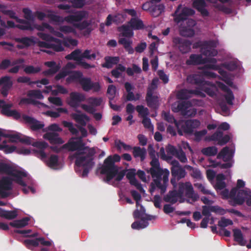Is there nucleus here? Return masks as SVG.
<instances>
[{
    "instance_id": "obj_28",
    "label": "nucleus",
    "mask_w": 251,
    "mask_h": 251,
    "mask_svg": "<svg viewBox=\"0 0 251 251\" xmlns=\"http://www.w3.org/2000/svg\"><path fill=\"white\" fill-rule=\"evenodd\" d=\"M71 116L77 123L82 126H85L86 125V121H89L90 120V118L84 113H72Z\"/></svg>"
},
{
    "instance_id": "obj_12",
    "label": "nucleus",
    "mask_w": 251,
    "mask_h": 251,
    "mask_svg": "<svg viewBox=\"0 0 251 251\" xmlns=\"http://www.w3.org/2000/svg\"><path fill=\"white\" fill-rule=\"evenodd\" d=\"M13 180L8 176H3L0 179V196L4 199L7 198L11 194L12 190Z\"/></svg>"
},
{
    "instance_id": "obj_49",
    "label": "nucleus",
    "mask_w": 251,
    "mask_h": 251,
    "mask_svg": "<svg viewBox=\"0 0 251 251\" xmlns=\"http://www.w3.org/2000/svg\"><path fill=\"white\" fill-rule=\"evenodd\" d=\"M248 195L247 191L240 190L235 197V201L238 205H242L245 201V197Z\"/></svg>"
},
{
    "instance_id": "obj_24",
    "label": "nucleus",
    "mask_w": 251,
    "mask_h": 251,
    "mask_svg": "<svg viewBox=\"0 0 251 251\" xmlns=\"http://www.w3.org/2000/svg\"><path fill=\"white\" fill-rule=\"evenodd\" d=\"M180 197H181V196L178 189V191L175 190L170 191L164 197L163 200L165 201L173 204L177 201L178 198Z\"/></svg>"
},
{
    "instance_id": "obj_10",
    "label": "nucleus",
    "mask_w": 251,
    "mask_h": 251,
    "mask_svg": "<svg viewBox=\"0 0 251 251\" xmlns=\"http://www.w3.org/2000/svg\"><path fill=\"white\" fill-rule=\"evenodd\" d=\"M37 35L42 40L48 42H51L50 45V48L56 52L64 50V48L62 45L61 40L52 37L49 34L43 32H38Z\"/></svg>"
},
{
    "instance_id": "obj_46",
    "label": "nucleus",
    "mask_w": 251,
    "mask_h": 251,
    "mask_svg": "<svg viewBox=\"0 0 251 251\" xmlns=\"http://www.w3.org/2000/svg\"><path fill=\"white\" fill-rule=\"evenodd\" d=\"M92 81L89 77H83L80 80L79 83L81 85L82 89L85 92H88L91 90V85Z\"/></svg>"
},
{
    "instance_id": "obj_52",
    "label": "nucleus",
    "mask_w": 251,
    "mask_h": 251,
    "mask_svg": "<svg viewBox=\"0 0 251 251\" xmlns=\"http://www.w3.org/2000/svg\"><path fill=\"white\" fill-rule=\"evenodd\" d=\"M27 96L30 98H34L42 100L44 98L41 91L40 90H30L27 92Z\"/></svg>"
},
{
    "instance_id": "obj_42",
    "label": "nucleus",
    "mask_w": 251,
    "mask_h": 251,
    "mask_svg": "<svg viewBox=\"0 0 251 251\" xmlns=\"http://www.w3.org/2000/svg\"><path fill=\"white\" fill-rule=\"evenodd\" d=\"M67 60H74L79 62L82 60L81 51L79 49H76L73 51L70 54L67 55L65 56Z\"/></svg>"
},
{
    "instance_id": "obj_44",
    "label": "nucleus",
    "mask_w": 251,
    "mask_h": 251,
    "mask_svg": "<svg viewBox=\"0 0 251 251\" xmlns=\"http://www.w3.org/2000/svg\"><path fill=\"white\" fill-rule=\"evenodd\" d=\"M188 81L194 84H197L199 85H202L204 84V80L200 76L197 75H189L187 77Z\"/></svg>"
},
{
    "instance_id": "obj_19",
    "label": "nucleus",
    "mask_w": 251,
    "mask_h": 251,
    "mask_svg": "<svg viewBox=\"0 0 251 251\" xmlns=\"http://www.w3.org/2000/svg\"><path fill=\"white\" fill-rule=\"evenodd\" d=\"M10 176H12L14 178H12L13 181H15L19 185L23 187L26 186V183L23 180V177H26L27 174L25 172L15 170L13 169Z\"/></svg>"
},
{
    "instance_id": "obj_53",
    "label": "nucleus",
    "mask_w": 251,
    "mask_h": 251,
    "mask_svg": "<svg viewBox=\"0 0 251 251\" xmlns=\"http://www.w3.org/2000/svg\"><path fill=\"white\" fill-rule=\"evenodd\" d=\"M41 71V68L39 67H34L32 65L26 66L24 71L26 74H35L39 73Z\"/></svg>"
},
{
    "instance_id": "obj_34",
    "label": "nucleus",
    "mask_w": 251,
    "mask_h": 251,
    "mask_svg": "<svg viewBox=\"0 0 251 251\" xmlns=\"http://www.w3.org/2000/svg\"><path fill=\"white\" fill-rule=\"evenodd\" d=\"M81 107L86 112L93 115L94 118L96 121H100L102 118V114L100 113H95L96 109L92 106L85 104L81 105Z\"/></svg>"
},
{
    "instance_id": "obj_64",
    "label": "nucleus",
    "mask_w": 251,
    "mask_h": 251,
    "mask_svg": "<svg viewBox=\"0 0 251 251\" xmlns=\"http://www.w3.org/2000/svg\"><path fill=\"white\" fill-rule=\"evenodd\" d=\"M60 66H56L52 68H50L47 70L44 71L42 74L46 76H52L59 71Z\"/></svg>"
},
{
    "instance_id": "obj_17",
    "label": "nucleus",
    "mask_w": 251,
    "mask_h": 251,
    "mask_svg": "<svg viewBox=\"0 0 251 251\" xmlns=\"http://www.w3.org/2000/svg\"><path fill=\"white\" fill-rule=\"evenodd\" d=\"M210 212H214L223 215L226 213V211L225 209L218 205H203L202 206V214L203 216L210 218L211 216Z\"/></svg>"
},
{
    "instance_id": "obj_15",
    "label": "nucleus",
    "mask_w": 251,
    "mask_h": 251,
    "mask_svg": "<svg viewBox=\"0 0 251 251\" xmlns=\"http://www.w3.org/2000/svg\"><path fill=\"white\" fill-rule=\"evenodd\" d=\"M173 42L183 54L188 52L191 50L192 43L188 40L182 39L179 37H176L173 38Z\"/></svg>"
},
{
    "instance_id": "obj_50",
    "label": "nucleus",
    "mask_w": 251,
    "mask_h": 251,
    "mask_svg": "<svg viewBox=\"0 0 251 251\" xmlns=\"http://www.w3.org/2000/svg\"><path fill=\"white\" fill-rule=\"evenodd\" d=\"M13 168L10 165L0 162V174H4L9 175L11 174Z\"/></svg>"
},
{
    "instance_id": "obj_6",
    "label": "nucleus",
    "mask_w": 251,
    "mask_h": 251,
    "mask_svg": "<svg viewBox=\"0 0 251 251\" xmlns=\"http://www.w3.org/2000/svg\"><path fill=\"white\" fill-rule=\"evenodd\" d=\"M201 123L198 120H179L176 123V127L178 134L183 135V133L190 134L193 132L194 129L198 127Z\"/></svg>"
},
{
    "instance_id": "obj_32",
    "label": "nucleus",
    "mask_w": 251,
    "mask_h": 251,
    "mask_svg": "<svg viewBox=\"0 0 251 251\" xmlns=\"http://www.w3.org/2000/svg\"><path fill=\"white\" fill-rule=\"evenodd\" d=\"M132 149V154L134 158H139L141 161H143L145 159L147 153L145 148H141L140 147H134Z\"/></svg>"
},
{
    "instance_id": "obj_54",
    "label": "nucleus",
    "mask_w": 251,
    "mask_h": 251,
    "mask_svg": "<svg viewBox=\"0 0 251 251\" xmlns=\"http://www.w3.org/2000/svg\"><path fill=\"white\" fill-rule=\"evenodd\" d=\"M48 164L49 167L54 168L57 167L59 165L58 157L57 155L52 154L50 157Z\"/></svg>"
},
{
    "instance_id": "obj_29",
    "label": "nucleus",
    "mask_w": 251,
    "mask_h": 251,
    "mask_svg": "<svg viewBox=\"0 0 251 251\" xmlns=\"http://www.w3.org/2000/svg\"><path fill=\"white\" fill-rule=\"evenodd\" d=\"M70 74L66 79L67 84H70L72 82H77L79 83L80 80L83 77V74L78 71L70 72Z\"/></svg>"
},
{
    "instance_id": "obj_45",
    "label": "nucleus",
    "mask_w": 251,
    "mask_h": 251,
    "mask_svg": "<svg viewBox=\"0 0 251 251\" xmlns=\"http://www.w3.org/2000/svg\"><path fill=\"white\" fill-rule=\"evenodd\" d=\"M233 231L234 240L241 246L245 245V242L241 230L239 229H234L233 230Z\"/></svg>"
},
{
    "instance_id": "obj_8",
    "label": "nucleus",
    "mask_w": 251,
    "mask_h": 251,
    "mask_svg": "<svg viewBox=\"0 0 251 251\" xmlns=\"http://www.w3.org/2000/svg\"><path fill=\"white\" fill-rule=\"evenodd\" d=\"M196 47L201 48V53L205 56H216L218 51L214 48L217 46V43L214 40L205 41L196 43Z\"/></svg>"
},
{
    "instance_id": "obj_37",
    "label": "nucleus",
    "mask_w": 251,
    "mask_h": 251,
    "mask_svg": "<svg viewBox=\"0 0 251 251\" xmlns=\"http://www.w3.org/2000/svg\"><path fill=\"white\" fill-rule=\"evenodd\" d=\"M132 30H139L144 28L142 20L136 18H132L127 24Z\"/></svg>"
},
{
    "instance_id": "obj_22",
    "label": "nucleus",
    "mask_w": 251,
    "mask_h": 251,
    "mask_svg": "<svg viewBox=\"0 0 251 251\" xmlns=\"http://www.w3.org/2000/svg\"><path fill=\"white\" fill-rule=\"evenodd\" d=\"M43 138L48 140L51 144H62L64 141L56 132H47L43 135Z\"/></svg>"
},
{
    "instance_id": "obj_11",
    "label": "nucleus",
    "mask_w": 251,
    "mask_h": 251,
    "mask_svg": "<svg viewBox=\"0 0 251 251\" xmlns=\"http://www.w3.org/2000/svg\"><path fill=\"white\" fill-rule=\"evenodd\" d=\"M2 13L5 15L8 16L10 18L15 20V21L20 24L17 25L16 27L23 30L32 31L33 28L32 27L31 24L25 20L21 19L16 15V13L11 10L5 9L2 10Z\"/></svg>"
},
{
    "instance_id": "obj_51",
    "label": "nucleus",
    "mask_w": 251,
    "mask_h": 251,
    "mask_svg": "<svg viewBox=\"0 0 251 251\" xmlns=\"http://www.w3.org/2000/svg\"><path fill=\"white\" fill-rule=\"evenodd\" d=\"M179 34L183 37H193L195 34L194 29L186 27H182L179 30Z\"/></svg>"
},
{
    "instance_id": "obj_39",
    "label": "nucleus",
    "mask_w": 251,
    "mask_h": 251,
    "mask_svg": "<svg viewBox=\"0 0 251 251\" xmlns=\"http://www.w3.org/2000/svg\"><path fill=\"white\" fill-rule=\"evenodd\" d=\"M119 31L121 32L123 36L126 38H131L133 36L134 33L133 30L130 26L127 25H123L119 28Z\"/></svg>"
},
{
    "instance_id": "obj_48",
    "label": "nucleus",
    "mask_w": 251,
    "mask_h": 251,
    "mask_svg": "<svg viewBox=\"0 0 251 251\" xmlns=\"http://www.w3.org/2000/svg\"><path fill=\"white\" fill-rule=\"evenodd\" d=\"M39 238L34 239H26L24 241V244L28 249L32 250L33 247H37L39 245Z\"/></svg>"
},
{
    "instance_id": "obj_41",
    "label": "nucleus",
    "mask_w": 251,
    "mask_h": 251,
    "mask_svg": "<svg viewBox=\"0 0 251 251\" xmlns=\"http://www.w3.org/2000/svg\"><path fill=\"white\" fill-rule=\"evenodd\" d=\"M165 9V6L163 4H159L158 5L151 4V15L156 17L159 16Z\"/></svg>"
},
{
    "instance_id": "obj_62",
    "label": "nucleus",
    "mask_w": 251,
    "mask_h": 251,
    "mask_svg": "<svg viewBox=\"0 0 251 251\" xmlns=\"http://www.w3.org/2000/svg\"><path fill=\"white\" fill-rule=\"evenodd\" d=\"M162 116L165 121L171 124L174 123L176 126V123H177L178 121L175 119L173 115L170 114L169 112L163 111L162 113Z\"/></svg>"
},
{
    "instance_id": "obj_5",
    "label": "nucleus",
    "mask_w": 251,
    "mask_h": 251,
    "mask_svg": "<svg viewBox=\"0 0 251 251\" xmlns=\"http://www.w3.org/2000/svg\"><path fill=\"white\" fill-rule=\"evenodd\" d=\"M230 126L226 122H223L218 127L217 130L207 138L209 141H217V144L220 146H223L229 142L230 136L228 134L223 136V132L221 131L227 130L229 129Z\"/></svg>"
},
{
    "instance_id": "obj_56",
    "label": "nucleus",
    "mask_w": 251,
    "mask_h": 251,
    "mask_svg": "<svg viewBox=\"0 0 251 251\" xmlns=\"http://www.w3.org/2000/svg\"><path fill=\"white\" fill-rule=\"evenodd\" d=\"M23 12L24 14V17L30 24V22L34 21V16L32 14V11L28 8H24L23 9Z\"/></svg>"
},
{
    "instance_id": "obj_58",
    "label": "nucleus",
    "mask_w": 251,
    "mask_h": 251,
    "mask_svg": "<svg viewBox=\"0 0 251 251\" xmlns=\"http://www.w3.org/2000/svg\"><path fill=\"white\" fill-rule=\"evenodd\" d=\"M136 110L139 114L143 118L147 117L149 114V109L142 105H138L136 107Z\"/></svg>"
},
{
    "instance_id": "obj_16",
    "label": "nucleus",
    "mask_w": 251,
    "mask_h": 251,
    "mask_svg": "<svg viewBox=\"0 0 251 251\" xmlns=\"http://www.w3.org/2000/svg\"><path fill=\"white\" fill-rule=\"evenodd\" d=\"M0 85H1L0 93L6 97L8 94L9 91L13 85V82L9 76H4L0 78Z\"/></svg>"
},
{
    "instance_id": "obj_18",
    "label": "nucleus",
    "mask_w": 251,
    "mask_h": 251,
    "mask_svg": "<svg viewBox=\"0 0 251 251\" xmlns=\"http://www.w3.org/2000/svg\"><path fill=\"white\" fill-rule=\"evenodd\" d=\"M22 118L26 123L30 125V128L33 131L38 130L44 127L45 125L43 123L33 117L23 114L22 115Z\"/></svg>"
},
{
    "instance_id": "obj_25",
    "label": "nucleus",
    "mask_w": 251,
    "mask_h": 251,
    "mask_svg": "<svg viewBox=\"0 0 251 251\" xmlns=\"http://www.w3.org/2000/svg\"><path fill=\"white\" fill-rule=\"evenodd\" d=\"M132 40L126 38H120L118 40V43L122 45L128 53L130 54L134 52V50L132 47Z\"/></svg>"
},
{
    "instance_id": "obj_27",
    "label": "nucleus",
    "mask_w": 251,
    "mask_h": 251,
    "mask_svg": "<svg viewBox=\"0 0 251 251\" xmlns=\"http://www.w3.org/2000/svg\"><path fill=\"white\" fill-rule=\"evenodd\" d=\"M200 92L197 90L182 89L178 93L177 97L180 100H188L192 97V95H198Z\"/></svg>"
},
{
    "instance_id": "obj_30",
    "label": "nucleus",
    "mask_w": 251,
    "mask_h": 251,
    "mask_svg": "<svg viewBox=\"0 0 251 251\" xmlns=\"http://www.w3.org/2000/svg\"><path fill=\"white\" fill-rule=\"evenodd\" d=\"M191 106V103L189 101H183L179 102L176 107L173 105L172 107V111L175 112H180L183 115V113L186 111V109L189 108Z\"/></svg>"
},
{
    "instance_id": "obj_47",
    "label": "nucleus",
    "mask_w": 251,
    "mask_h": 251,
    "mask_svg": "<svg viewBox=\"0 0 251 251\" xmlns=\"http://www.w3.org/2000/svg\"><path fill=\"white\" fill-rule=\"evenodd\" d=\"M201 151L203 155L212 156L217 154L218 149L215 146L208 147L202 149Z\"/></svg>"
},
{
    "instance_id": "obj_35",
    "label": "nucleus",
    "mask_w": 251,
    "mask_h": 251,
    "mask_svg": "<svg viewBox=\"0 0 251 251\" xmlns=\"http://www.w3.org/2000/svg\"><path fill=\"white\" fill-rule=\"evenodd\" d=\"M15 41L17 43H22L25 47H28L36 44L35 38L33 36L30 37H25L22 38H16Z\"/></svg>"
},
{
    "instance_id": "obj_21",
    "label": "nucleus",
    "mask_w": 251,
    "mask_h": 251,
    "mask_svg": "<svg viewBox=\"0 0 251 251\" xmlns=\"http://www.w3.org/2000/svg\"><path fill=\"white\" fill-rule=\"evenodd\" d=\"M171 170L172 175L174 177L171 179V183L175 186L176 183L175 178H176L178 180L184 178L186 173L185 169L181 167L176 169H171Z\"/></svg>"
},
{
    "instance_id": "obj_61",
    "label": "nucleus",
    "mask_w": 251,
    "mask_h": 251,
    "mask_svg": "<svg viewBox=\"0 0 251 251\" xmlns=\"http://www.w3.org/2000/svg\"><path fill=\"white\" fill-rule=\"evenodd\" d=\"M4 137L9 138V142L15 143L18 141L20 142L21 134L19 133H16L14 134L4 133Z\"/></svg>"
},
{
    "instance_id": "obj_60",
    "label": "nucleus",
    "mask_w": 251,
    "mask_h": 251,
    "mask_svg": "<svg viewBox=\"0 0 251 251\" xmlns=\"http://www.w3.org/2000/svg\"><path fill=\"white\" fill-rule=\"evenodd\" d=\"M116 92V88L115 85H109L107 90V93L109 95L108 99L109 100H113L115 98Z\"/></svg>"
},
{
    "instance_id": "obj_36",
    "label": "nucleus",
    "mask_w": 251,
    "mask_h": 251,
    "mask_svg": "<svg viewBox=\"0 0 251 251\" xmlns=\"http://www.w3.org/2000/svg\"><path fill=\"white\" fill-rule=\"evenodd\" d=\"M18 213L16 210H6L0 208V217L7 220H13L17 217Z\"/></svg>"
},
{
    "instance_id": "obj_23",
    "label": "nucleus",
    "mask_w": 251,
    "mask_h": 251,
    "mask_svg": "<svg viewBox=\"0 0 251 251\" xmlns=\"http://www.w3.org/2000/svg\"><path fill=\"white\" fill-rule=\"evenodd\" d=\"M193 7L196 8L203 17H207L209 15L208 10L205 9L206 4L204 0H195L193 3Z\"/></svg>"
},
{
    "instance_id": "obj_33",
    "label": "nucleus",
    "mask_w": 251,
    "mask_h": 251,
    "mask_svg": "<svg viewBox=\"0 0 251 251\" xmlns=\"http://www.w3.org/2000/svg\"><path fill=\"white\" fill-rule=\"evenodd\" d=\"M203 59L201 55L192 54L189 59L186 60V64L188 65H199L204 63Z\"/></svg>"
},
{
    "instance_id": "obj_38",
    "label": "nucleus",
    "mask_w": 251,
    "mask_h": 251,
    "mask_svg": "<svg viewBox=\"0 0 251 251\" xmlns=\"http://www.w3.org/2000/svg\"><path fill=\"white\" fill-rule=\"evenodd\" d=\"M153 93L151 92H147L146 100L148 106L150 107H155L158 102V97L157 96H153Z\"/></svg>"
},
{
    "instance_id": "obj_40",
    "label": "nucleus",
    "mask_w": 251,
    "mask_h": 251,
    "mask_svg": "<svg viewBox=\"0 0 251 251\" xmlns=\"http://www.w3.org/2000/svg\"><path fill=\"white\" fill-rule=\"evenodd\" d=\"M29 220V218L26 217L21 220H17L12 222H10L9 225L14 227L22 228L26 226L28 224Z\"/></svg>"
},
{
    "instance_id": "obj_43",
    "label": "nucleus",
    "mask_w": 251,
    "mask_h": 251,
    "mask_svg": "<svg viewBox=\"0 0 251 251\" xmlns=\"http://www.w3.org/2000/svg\"><path fill=\"white\" fill-rule=\"evenodd\" d=\"M0 101H1L0 103V107L1 108V113L3 115L9 117L12 111L10 108L13 106V104L12 103L6 104L3 100H0Z\"/></svg>"
},
{
    "instance_id": "obj_55",
    "label": "nucleus",
    "mask_w": 251,
    "mask_h": 251,
    "mask_svg": "<svg viewBox=\"0 0 251 251\" xmlns=\"http://www.w3.org/2000/svg\"><path fill=\"white\" fill-rule=\"evenodd\" d=\"M59 30L65 34L73 33L74 35L76 34V30L72 26L70 25H62L60 26Z\"/></svg>"
},
{
    "instance_id": "obj_59",
    "label": "nucleus",
    "mask_w": 251,
    "mask_h": 251,
    "mask_svg": "<svg viewBox=\"0 0 251 251\" xmlns=\"http://www.w3.org/2000/svg\"><path fill=\"white\" fill-rule=\"evenodd\" d=\"M32 27L33 28H35L39 31H44L45 29H47L50 31H52L53 30V28L49 24L46 23H43L41 25H35L34 27L33 26H32ZM33 29H33L32 30H33Z\"/></svg>"
},
{
    "instance_id": "obj_26",
    "label": "nucleus",
    "mask_w": 251,
    "mask_h": 251,
    "mask_svg": "<svg viewBox=\"0 0 251 251\" xmlns=\"http://www.w3.org/2000/svg\"><path fill=\"white\" fill-rule=\"evenodd\" d=\"M105 63L101 64L103 68L107 69L112 68L114 65L119 64L120 58L118 56H107L104 57Z\"/></svg>"
},
{
    "instance_id": "obj_1",
    "label": "nucleus",
    "mask_w": 251,
    "mask_h": 251,
    "mask_svg": "<svg viewBox=\"0 0 251 251\" xmlns=\"http://www.w3.org/2000/svg\"><path fill=\"white\" fill-rule=\"evenodd\" d=\"M63 149H67L71 151H76L75 153L70 154L68 158L71 161L75 159V170L76 172H80V168L82 167L81 177L87 176L89 172L95 165L94 160L95 151L94 150L85 147L81 140L70 141L63 145L60 149H53V151L56 152H59Z\"/></svg>"
},
{
    "instance_id": "obj_57",
    "label": "nucleus",
    "mask_w": 251,
    "mask_h": 251,
    "mask_svg": "<svg viewBox=\"0 0 251 251\" xmlns=\"http://www.w3.org/2000/svg\"><path fill=\"white\" fill-rule=\"evenodd\" d=\"M62 124L65 127L68 128L70 132L73 135H77L78 134V130L74 126L72 123L64 121L62 122Z\"/></svg>"
},
{
    "instance_id": "obj_2",
    "label": "nucleus",
    "mask_w": 251,
    "mask_h": 251,
    "mask_svg": "<svg viewBox=\"0 0 251 251\" xmlns=\"http://www.w3.org/2000/svg\"><path fill=\"white\" fill-rule=\"evenodd\" d=\"M121 157L117 154H115L113 156H109L104 161L103 165L100 169V173L101 175H105V182L110 184L111 180L114 177L115 181L119 182L121 181L126 175V171L123 170H119V167L115 165V163L119 162Z\"/></svg>"
},
{
    "instance_id": "obj_3",
    "label": "nucleus",
    "mask_w": 251,
    "mask_h": 251,
    "mask_svg": "<svg viewBox=\"0 0 251 251\" xmlns=\"http://www.w3.org/2000/svg\"><path fill=\"white\" fill-rule=\"evenodd\" d=\"M88 12L84 10L76 12L74 14L69 15L63 18L52 13L48 15L51 21L57 23H63L64 21L68 23H74L73 26L80 31L84 30L91 25V22L87 20L82 21L84 19L87 18Z\"/></svg>"
},
{
    "instance_id": "obj_20",
    "label": "nucleus",
    "mask_w": 251,
    "mask_h": 251,
    "mask_svg": "<svg viewBox=\"0 0 251 251\" xmlns=\"http://www.w3.org/2000/svg\"><path fill=\"white\" fill-rule=\"evenodd\" d=\"M195 13V11L192 8L188 7H184L181 12L177 14L175 18V21L179 23L187 19L188 17L192 16Z\"/></svg>"
},
{
    "instance_id": "obj_14",
    "label": "nucleus",
    "mask_w": 251,
    "mask_h": 251,
    "mask_svg": "<svg viewBox=\"0 0 251 251\" xmlns=\"http://www.w3.org/2000/svg\"><path fill=\"white\" fill-rule=\"evenodd\" d=\"M85 99L84 94L77 92H72L70 94L67 103L71 107L76 108L79 107L80 103L84 101Z\"/></svg>"
},
{
    "instance_id": "obj_13",
    "label": "nucleus",
    "mask_w": 251,
    "mask_h": 251,
    "mask_svg": "<svg viewBox=\"0 0 251 251\" xmlns=\"http://www.w3.org/2000/svg\"><path fill=\"white\" fill-rule=\"evenodd\" d=\"M178 188L181 196L185 192V196L188 198L192 199L193 201H195L198 199L199 196L194 193L193 186L190 182H179Z\"/></svg>"
},
{
    "instance_id": "obj_31",
    "label": "nucleus",
    "mask_w": 251,
    "mask_h": 251,
    "mask_svg": "<svg viewBox=\"0 0 251 251\" xmlns=\"http://www.w3.org/2000/svg\"><path fill=\"white\" fill-rule=\"evenodd\" d=\"M125 88L127 92L126 95V100L127 101H133V100H139L138 98H136L134 93L132 92V90L134 89V87L131 84L128 82H126L124 84Z\"/></svg>"
},
{
    "instance_id": "obj_9",
    "label": "nucleus",
    "mask_w": 251,
    "mask_h": 251,
    "mask_svg": "<svg viewBox=\"0 0 251 251\" xmlns=\"http://www.w3.org/2000/svg\"><path fill=\"white\" fill-rule=\"evenodd\" d=\"M126 71L128 76L133 75L134 73L139 74L141 72L140 67L135 64H132V68L128 67L127 69L122 64H119L115 69L111 71V74L112 76L116 78H118L121 76L122 74L121 72H124Z\"/></svg>"
},
{
    "instance_id": "obj_7",
    "label": "nucleus",
    "mask_w": 251,
    "mask_h": 251,
    "mask_svg": "<svg viewBox=\"0 0 251 251\" xmlns=\"http://www.w3.org/2000/svg\"><path fill=\"white\" fill-rule=\"evenodd\" d=\"M233 156L229 147H225L222 149L217 156V159H222L225 163L221 164L217 162L213 165L214 167H219L221 169H228L232 166V163L230 162Z\"/></svg>"
},
{
    "instance_id": "obj_4",
    "label": "nucleus",
    "mask_w": 251,
    "mask_h": 251,
    "mask_svg": "<svg viewBox=\"0 0 251 251\" xmlns=\"http://www.w3.org/2000/svg\"><path fill=\"white\" fill-rule=\"evenodd\" d=\"M150 173L153 178V182L157 187L160 190L161 194H163L166 191L169 181V172L165 169L162 170L160 167L150 169Z\"/></svg>"
},
{
    "instance_id": "obj_63",
    "label": "nucleus",
    "mask_w": 251,
    "mask_h": 251,
    "mask_svg": "<svg viewBox=\"0 0 251 251\" xmlns=\"http://www.w3.org/2000/svg\"><path fill=\"white\" fill-rule=\"evenodd\" d=\"M233 225V222L231 220L226 219L225 217L221 218V220L218 222V225L222 227V228H224L225 227Z\"/></svg>"
}]
</instances>
